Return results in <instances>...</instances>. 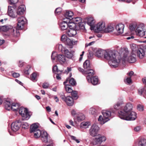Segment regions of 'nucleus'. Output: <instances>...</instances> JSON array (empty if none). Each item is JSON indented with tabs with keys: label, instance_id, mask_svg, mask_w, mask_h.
<instances>
[{
	"label": "nucleus",
	"instance_id": "473e14b6",
	"mask_svg": "<svg viewBox=\"0 0 146 146\" xmlns=\"http://www.w3.org/2000/svg\"><path fill=\"white\" fill-rule=\"evenodd\" d=\"M31 129L30 131V132H32L34 131L39 130L38 128V123H36L32 125H31Z\"/></svg>",
	"mask_w": 146,
	"mask_h": 146
},
{
	"label": "nucleus",
	"instance_id": "72a5a7b5",
	"mask_svg": "<svg viewBox=\"0 0 146 146\" xmlns=\"http://www.w3.org/2000/svg\"><path fill=\"white\" fill-rule=\"evenodd\" d=\"M19 107L20 105L18 104L12 103L11 110L14 111H16L19 109Z\"/></svg>",
	"mask_w": 146,
	"mask_h": 146
},
{
	"label": "nucleus",
	"instance_id": "864d4df0",
	"mask_svg": "<svg viewBox=\"0 0 146 146\" xmlns=\"http://www.w3.org/2000/svg\"><path fill=\"white\" fill-rule=\"evenodd\" d=\"M68 38L66 35H63L61 36V40L64 42L66 41V40Z\"/></svg>",
	"mask_w": 146,
	"mask_h": 146
},
{
	"label": "nucleus",
	"instance_id": "0e129e2a",
	"mask_svg": "<svg viewBox=\"0 0 146 146\" xmlns=\"http://www.w3.org/2000/svg\"><path fill=\"white\" fill-rule=\"evenodd\" d=\"M141 129V128L139 126H137L135 127L134 129V130L135 131H138Z\"/></svg>",
	"mask_w": 146,
	"mask_h": 146
},
{
	"label": "nucleus",
	"instance_id": "c756f323",
	"mask_svg": "<svg viewBox=\"0 0 146 146\" xmlns=\"http://www.w3.org/2000/svg\"><path fill=\"white\" fill-rule=\"evenodd\" d=\"M64 54L66 57L69 58H71L73 56V53L72 52L69 51L67 49L64 50Z\"/></svg>",
	"mask_w": 146,
	"mask_h": 146
},
{
	"label": "nucleus",
	"instance_id": "052dcab7",
	"mask_svg": "<svg viewBox=\"0 0 146 146\" xmlns=\"http://www.w3.org/2000/svg\"><path fill=\"white\" fill-rule=\"evenodd\" d=\"M126 81L128 84L131 83V77L127 78L126 79Z\"/></svg>",
	"mask_w": 146,
	"mask_h": 146
},
{
	"label": "nucleus",
	"instance_id": "5fc2aeb1",
	"mask_svg": "<svg viewBox=\"0 0 146 146\" xmlns=\"http://www.w3.org/2000/svg\"><path fill=\"white\" fill-rule=\"evenodd\" d=\"M93 54L92 52H89V54H88V57L89 59H92L93 58Z\"/></svg>",
	"mask_w": 146,
	"mask_h": 146
},
{
	"label": "nucleus",
	"instance_id": "2f4dec72",
	"mask_svg": "<svg viewBox=\"0 0 146 146\" xmlns=\"http://www.w3.org/2000/svg\"><path fill=\"white\" fill-rule=\"evenodd\" d=\"M85 119V116L82 113H79L78 115L76 117L75 120H77L79 121L84 120Z\"/></svg>",
	"mask_w": 146,
	"mask_h": 146
},
{
	"label": "nucleus",
	"instance_id": "c85d7f7f",
	"mask_svg": "<svg viewBox=\"0 0 146 146\" xmlns=\"http://www.w3.org/2000/svg\"><path fill=\"white\" fill-rule=\"evenodd\" d=\"M68 79H66V81L64 82V84L65 85V89L68 93H70L73 91V90L71 89L70 86L69 85H66V83H67Z\"/></svg>",
	"mask_w": 146,
	"mask_h": 146
},
{
	"label": "nucleus",
	"instance_id": "7ed1b4c3",
	"mask_svg": "<svg viewBox=\"0 0 146 146\" xmlns=\"http://www.w3.org/2000/svg\"><path fill=\"white\" fill-rule=\"evenodd\" d=\"M95 56L98 57L100 58L104 56V58L106 59L109 60V63L110 64L112 61V60L115 56L113 54V52L111 51L106 52V51L102 50H98L96 51L95 53Z\"/></svg>",
	"mask_w": 146,
	"mask_h": 146
},
{
	"label": "nucleus",
	"instance_id": "7c9ffc66",
	"mask_svg": "<svg viewBox=\"0 0 146 146\" xmlns=\"http://www.w3.org/2000/svg\"><path fill=\"white\" fill-rule=\"evenodd\" d=\"M99 113L100 111L95 108H92L90 109V113L94 115L95 116L97 115Z\"/></svg>",
	"mask_w": 146,
	"mask_h": 146
},
{
	"label": "nucleus",
	"instance_id": "ddd939ff",
	"mask_svg": "<svg viewBox=\"0 0 146 146\" xmlns=\"http://www.w3.org/2000/svg\"><path fill=\"white\" fill-rule=\"evenodd\" d=\"M145 26L143 24L139 25L137 27L135 31L137 35L141 37L144 36L145 35V30L144 29Z\"/></svg>",
	"mask_w": 146,
	"mask_h": 146
},
{
	"label": "nucleus",
	"instance_id": "8fccbe9b",
	"mask_svg": "<svg viewBox=\"0 0 146 146\" xmlns=\"http://www.w3.org/2000/svg\"><path fill=\"white\" fill-rule=\"evenodd\" d=\"M52 71L53 72H58L59 71H60L61 72H62V71H60L58 69V68L56 65H55L52 68Z\"/></svg>",
	"mask_w": 146,
	"mask_h": 146
},
{
	"label": "nucleus",
	"instance_id": "cd10ccee",
	"mask_svg": "<svg viewBox=\"0 0 146 146\" xmlns=\"http://www.w3.org/2000/svg\"><path fill=\"white\" fill-rule=\"evenodd\" d=\"M87 70L84 72L85 75H88L87 76H89V77H92V76L94 75L95 72L94 70L92 69H88Z\"/></svg>",
	"mask_w": 146,
	"mask_h": 146
},
{
	"label": "nucleus",
	"instance_id": "774afa93",
	"mask_svg": "<svg viewBox=\"0 0 146 146\" xmlns=\"http://www.w3.org/2000/svg\"><path fill=\"white\" fill-rule=\"evenodd\" d=\"M71 70V68H70L68 67L67 68V70H66L65 71L67 73L69 72Z\"/></svg>",
	"mask_w": 146,
	"mask_h": 146
},
{
	"label": "nucleus",
	"instance_id": "412c9836",
	"mask_svg": "<svg viewBox=\"0 0 146 146\" xmlns=\"http://www.w3.org/2000/svg\"><path fill=\"white\" fill-rule=\"evenodd\" d=\"M124 27V25L122 24H119L116 25L115 30L118 34H122L123 33Z\"/></svg>",
	"mask_w": 146,
	"mask_h": 146
},
{
	"label": "nucleus",
	"instance_id": "393cba45",
	"mask_svg": "<svg viewBox=\"0 0 146 146\" xmlns=\"http://www.w3.org/2000/svg\"><path fill=\"white\" fill-rule=\"evenodd\" d=\"M12 104L9 100H5L3 103L5 109L8 110H11Z\"/></svg>",
	"mask_w": 146,
	"mask_h": 146
},
{
	"label": "nucleus",
	"instance_id": "6e6552de",
	"mask_svg": "<svg viewBox=\"0 0 146 146\" xmlns=\"http://www.w3.org/2000/svg\"><path fill=\"white\" fill-rule=\"evenodd\" d=\"M76 25V27L72 28H70V30L67 32L68 35L72 37L75 35L77 33V31H80L81 30H84L85 29L84 25H83L82 24L80 25L79 27H77Z\"/></svg>",
	"mask_w": 146,
	"mask_h": 146
},
{
	"label": "nucleus",
	"instance_id": "4468645a",
	"mask_svg": "<svg viewBox=\"0 0 146 146\" xmlns=\"http://www.w3.org/2000/svg\"><path fill=\"white\" fill-rule=\"evenodd\" d=\"M99 129V127L97 125L95 124H93L89 130L90 135L92 136H96L98 134Z\"/></svg>",
	"mask_w": 146,
	"mask_h": 146
},
{
	"label": "nucleus",
	"instance_id": "6e6d98bb",
	"mask_svg": "<svg viewBox=\"0 0 146 146\" xmlns=\"http://www.w3.org/2000/svg\"><path fill=\"white\" fill-rule=\"evenodd\" d=\"M60 97L62 99L63 101H64L65 100L66 97L64 93H62L60 94Z\"/></svg>",
	"mask_w": 146,
	"mask_h": 146
},
{
	"label": "nucleus",
	"instance_id": "a211bd4d",
	"mask_svg": "<svg viewBox=\"0 0 146 146\" xmlns=\"http://www.w3.org/2000/svg\"><path fill=\"white\" fill-rule=\"evenodd\" d=\"M105 24L103 23H99L96 26V29L97 31L98 32L102 31V32H104V29H105Z\"/></svg>",
	"mask_w": 146,
	"mask_h": 146
},
{
	"label": "nucleus",
	"instance_id": "4be33fe9",
	"mask_svg": "<svg viewBox=\"0 0 146 146\" xmlns=\"http://www.w3.org/2000/svg\"><path fill=\"white\" fill-rule=\"evenodd\" d=\"M73 15V13L72 12L68 11H66L64 16L65 18H64V20L67 19L68 20H70L71 21L73 19L72 17Z\"/></svg>",
	"mask_w": 146,
	"mask_h": 146
},
{
	"label": "nucleus",
	"instance_id": "aec40b11",
	"mask_svg": "<svg viewBox=\"0 0 146 146\" xmlns=\"http://www.w3.org/2000/svg\"><path fill=\"white\" fill-rule=\"evenodd\" d=\"M135 53L133 54L132 51L131 54L129 55V56L127 58L126 61L130 63L134 62L136 61V58L135 57Z\"/></svg>",
	"mask_w": 146,
	"mask_h": 146
},
{
	"label": "nucleus",
	"instance_id": "9d476101",
	"mask_svg": "<svg viewBox=\"0 0 146 146\" xmlns=\"http://www.w3.org/2000/svg\"><path fill=\"white\" fill-rule=\"evenodd\" d=\"M60 25L62 30H65L68 27L72 28V27H74L76 26L75 24L71 22L70 20L64 21L60 23Z\"/></svg>",
	"mask_w": 146,
	"mask_h": 146
},
{
	"label": "nucleus",
	"instance_id": "b1692460",
	"mask_svg": "<svg viewBox=\"0 0 146 146\" xmlns=\"http://www.w3.org/2000/svg\"><path fill=\"white\" fill-rule=\"evenodd\" d=\"M25 7L24 5H21L17 9V14L19 15H23L25 11Z\"/></svg>",
	"mask_w": 146,
	"mask_h": 146
},
{
	"label": "nucleus",
	"instance_id": "a878e982",
	"mask_svg": "<svg viewBox=\"0 0 146 146\" xmlns=\"http://www.w3.org/2000/svg\"><path fill=\"white\" fill-rule=\"evenodd\" d=\"M106 138L105 136H101L99 135L98 137H97L95 138V141L97 143H101L103 141H105Z\"/></svg>",
	"mask_w": 146,
	"mask_h": 146
},
{
	"label": "nucleus",
	"instance_id": "5701e85b",
	"mask_svg": "<svg viewBox=\"0 0 146 146\" xmlns=\"http://www.w3.org/2000/svg\"><path fill=\"white\" fill-rule=\"evenodd\" d=\"M42 131H41L40 130H38L36 131L31 132L30 133L32 135H33L35 138L37 139L40 137Z\"/></svg>",
	"mask_w": 146,
	"mask_h": 146
},
{
	"label": "nucleus",
	"instance_id": "4c0bfd02",
	"mask_svg": "<svg viewBox=\"0 0 146 146\" xmlns=\"http://www.w3.org/2000/svg\"><path fill=\"white\" fill-rule=\"evenodd\" d=\"M114 30V28L113 27L111 26H108L105 28L104 29V32L105 33H109L112 32Z\"/></svg>",
	"mask_w": 146,
	"mask_h": 146
},
{
	"label": "nucleus",
	"instance_id": "dca6fc26",
	"mask_svg": "<svg viewBox=\"0 0 146 146\" xmlns=\"http://www.w3.org/2000/svg\"><path fill=\"white\" fill-rule=\"evenodd\" d=\"M86 79L89 83H91L94 85H96L98 83V79L97 76L89 77L86 76Z\"/></svg>",
	"mask_w": 146,
	"mask_h": 146
},
{
	"label": "nucleus",
	"instance_id": "6ab92c4d",
	"mask_svg": "<svg viewBox=\"0 0 146 146\" xmlns=\"http://www.w3.org/2000/svg\"><path fill=\"white\" fill-rule=\"evenodd\" d=\"M15 9L11 6H9L8 10V15L12 18H15L17 16V14L14 11Z\"/></svg>",
	"mask_w": 146,
	"mask_h": 146
},
{
	"label": "nucleus",
	"instance_id": "13d9d810",
	"mask_svg": "<svg viewBox=\"0 0 146 146\" xmlns=\"http://www.w3.org/2000/svg\"><path fill=\"white\" fill-rule=\"evenodd\" d=\"M29 125L28 123H25L22 124V127L23 128L26 129L27 128Z\"/></svg>",
	"mask_w": 146,
	"mask_h": 146
},
{
	"label": "nucleus",
	"instance_id": "de8ad7c7",
	"mask_svg": "<svg viewBox=\"0 0 146 146\" xmlns=\"http://www.w3.org/2000/svg\"><path fill=\"white\" fill-rule=\"evenodd\" d=\"M137 109L140 111H142L144 110L143 106L141 105L138 104L137 107Z\"/></svg>",
	"mask_w": 146,
	"mask_h": 146
},
{
	"label": "nucleus",
	"instance_id": "680f3d73",
	"mask_svg": "<svg viewBox=\"0 0 146 146\" xmlns=\"http://www.w3.org/2000/svg\"><path fill=\"white\" fill-rule=\"evenodd\" d=\"M143 89H138V94L140 95H141L142 94V93L143 92Z\"/></svg>",
	"mask_w": 146,
	"mask_h": 146
},
{
	"label": "nucleus",
	"instance_id": "1a4fd4ad",
	"mask_svg": "<svg viewBox=\"0 0 146 146\" xmlns=\"http://www.w3.org/2000/svg\"><path fill=\"white\" fill-rule=\"evenodd\" d=\"M19 114L21 116L23 120H27L30 118L31 116L27 108L21 107L19 111Z\"/></svg>",
	"mask_w": 146,
	"mask_h": 146
},
{
	"label": "nucleus",
	"instance_id": "f8f14e48",
	"mask_svg": "<svg viewBox=\"0 0 146 146\" xmlns=\"http://www.w3.org/2000/svg\"><path fill=\"white\" fill-rule=\"evenodd\" d=\"M40 137V139L42 142L52 143V140L46 131H42Z\"/></svg>",
	"mask_w": 146,
	"mask_h": 146
},
{
	"label": "nucleus",
	"instance_id": "2eb2a0df",
	"mask_svg": "<svg viewBox=\"0 0 146 146\" xmlns=\"http://www.w3.org/2000/svg\"><path fill=\"white\" fill-rule=\"evenodd\" d=\"M21 121L20 120L13 122L11 124V128L12 130L14 132L18 131L21 125Z\"/></svg>",
	"mask_w": 146,
	"mask_h": 146
},
{
	"label": "nucleus",
	"instance_id": "20e7f679",
	"mask_svg": "<svg viewBox=\"0 0 146 146\" xmlns=\"http://www.w3.org/2000/svg\"><path fill=\"white\" fill-rule=\"evenodd\" d=\"M10 31L11 33L14 36L17 37L19 35V33L15 27H13L11 26H0V31L6 32Z\"/></svg>",
	"mask_w": 146,
	"mask_h": 146
},
{
	"label": "nucleus",
	"instance_id": "f03ea898",
	"mask_svg": "<svg viewBox=\"0 0 146 146\" xmlns=\"http://www.w3.org/2000/svg\"><path fill=\"white\" fill-rule=\"evenodd\" d=\"M113 54L115 56L112 60V64H110V66L112 67L115 68L118 66L119 63L122 62L123 64L125 63L129 54L128 48H124L120 50L117 57L118 60L116 59L115 54L114 52Z\"/></svg>",
	"mask_w": 146,
	"mask_h": 146
},
{
	"label": "nucleus",
	"instance_id": "58836bf2",
	"mask_svg": "<svg viewBox=\"0 0 146 146\" xmlns=\"http://www.w3.org/2000/svg\"><path fill=\"white\" fill-rule=\"evenodd\" d=\"M90 125V123L89 122H83L80 124V126L81 127L86 128H88Z\"/></svg>",
	"mask_w": 146,
	"mask_h": 146
},
{
	"label": "nucleus",
	"instance_id": "69168bd1",
	"mask_svg": "<svg viewBox=\"0 0 146 146\" xmlns=\"http://www.w3.org/2000/svg\"><path fill=\"white\" fill-rule=\"evenodd\" d=\"M23 62L22 61H19V66L20 67H22L23 66Z\"/></svg>",
	"mask_w": 146,
	"mask_h": 146
},
{
	"label": "nucleus",
	"instance_id": "0eeeda50",
	"mask_svg": "<svg viewBox=\"0 0 146 146\" xmlns=\"http://www.w3.org/2000/svg\"><path fill=\"white\" fill-rule=\"evenodd\" d=\"M132 53L137 54V55L140 59L143 58L145 56L144 50L142 48H138L136 46L135 44H133L131 47Z\"/></svg>",
	"mask_w": 146,
	"mask_h": 146
},
{
	"label": "nucleus",
	"instance_id": "603ef678",
	"mask_svg": "<svg viewBox=\"0 0 146 146\" xmlns=\"http://www.w3.org/2000/svg\"><path fill=\"white\" fill-rule=\"evenodd\" d=\"M70 136L72 140L75 141L76 143H80V141L78 139H76L75 136L72 135H70Z\"/></svg>",
	"mask_w": 146,
	"mask_h": 146
},
{
	"label": "nucleus",
	"instance_id": "f704fd0d",
	"mask_svg": "<svg viewBox=\"0 0 146 146\" xmlns=\"http://www.w3.org/2000/svg\"><path fill=\"white\" fill-rule=\"evenodd\" d=\"M95 23V21L92 17L88 18L87 19V23L90 26L93 25Z\"/></svg>",
	"mask_w": 146,
	"mask_h": 146
},
{
	"label": "nucleus",
	"instance_id": "49530a36",
	"mask_svg": "<svg viewBox=\"0 0 146 146\" xmlns=\"http://www.w3.org/2000/svg\"><path fill=\"white\" fill-rule=\"evenodd\" d=\"M37 75V74L36 72L33 73L31 75V80L33 81L35 80Z\"/></svg>",
	"mask_w": 146,
	"mask_h": 146
},
{
	"label": "nucleus",
	"instance_id": "37998d69",
	"mask_svg": "<svg viewBox=\"0 0 146 146\" xmlns=\"http://www.w3.org/2000/svg\"><path fill=\"white\" fill-rule=\"evenodd\" d=\"M71 95L73 99H77L78 98L77 93L76 91H73L71 93Z\"/></svg>",
	"mask_w": 146,
	"mask_h": 146
},
{
	"label": "nucleus",
	"instance_id": "f3484780",
	"mask_svg": "<svg viewBox=\"0 0 146 146\" xmlns=\"http://www.w3.org/2000/svg\"><path fill=\"white\" fill-rule=\"evenodd\" d=\"M82 19L80 17H77L74 18L72 19L71 21L72 23L75 24L76 25H77V27H79L80 26V25L82 24L83 25H84L83 23L82 22Z\"/></svg>",
	"mask_w": 146,
	"mask_h": 146
},
{
	"label": "nucleus",
	"instance_id": "bf43d9fd",
	"mask_svg": "<svg viewBox=\"0 0 146 146\" xmlns=\"http://www.w3.org/2000/svg\"><path fill=\"white\" fill-rule=\"evenodd\" d=\"M136 26L135 25H131L130 26L129 29L131 31H133L135 30Z\"/></svg>",
	"mask_w": 146,
	"mask_h": 146
},
{
	"label": "nucleus",
	"instance_id": "c9c22d12",
	"mask_svg": "<svg viewBox=\"0 0 146 146\" xmlns=\"http://www.w3.org/2000/svg\"><path fill=\"white\" fill-rule=\"evenodd\" d=\"M138 146H146V139L144 138L141 139L138 142Z\"/></svg>",
	"mask_w": 146,
	"mask_h": 146
},
{
	"label": "nucleus",
	"instance_id": "39448f33",
	"mask_svg": "<svg viewBox=\"0 0 146 146\" xmlns=\"http://www.w3.org/2000/svg\"><path fill=\"white\" fill-rule=\"evenodd\" d=\"M103 117L100 115L98 118V121L102 124H103L110 120L109 117L111 115V112L107 110H103L102 111Z\"/></svg>",
	"mask_w": 146,
	"mask_h": 146
},
{
	"label": "nucleus",
	"instance_id": "9b49d317",
	"mask_svg": "<svg viewBox=\"0 0 146 146\" xmlns=\"http://www.w3.org/2000/svg\"><path fill=\"white\" fill-rule=\"evenodd\" d=\"M18 23L17 28V30L19 31V30L22 29L24 25L27 23L26 19L23 16H20L18 17L17 19Z\"/></svg>",
	"mask_w": 146,
	"mask_h": 146
},
{
	"label": "nucleus",
	"instance_id": "423d86ee",
	"mask_svg": "<svg viewBox=\"0 0 146 146\" xmlns=\"http://www.w3.org/2000/svg\"><path fill=\"white\" fill-rule=\"evenodd\" d=\"M51 57L53 62L55 60L56 58L58 62L61 64H64L66 61V58L64 55L61 54L58 55L55 52L53 51L52 52Z\"/></svg>",
	"mask_w": 146,
	"mask_h": 146
},
{
	"label": "nucleus",
	"instance_id": "f257e3e1",
	"mask_svg": "<svg viewBox=\"0 0 146 146\" xmlns=\"http://www.w3.org/2000/svg\"><path fill=\"white\" fill-rule=\"evenodd\" d=\"M122 104L117 102L114 106L115 109L118 110V115L121 119L126 120H134L136 119V113L132 111L133 106L130 103H127L124 106Z\"/></svg>",
	"mask_w": 146,
	"mask_h": 146
},
{
	"label": "nucleus",
	"instance_id": "a18cd8bd",
	"mask_svg": "<svg viewBox=\"0 0 146 146\" xmlns=\"http://www.w3.org/2000/svg\"><path fill=\"white\" fill-rule=\"evenodd\" d=\"M58 49L59 51L63 52L64 51V50H66V48L63 47L62 44H59L58 46Z\"/></svg>",
	"mask_w": 146,
	"mask_h": 146
},
{
	"label": "nucleus",
	"instance_id": "338daca9",
	"mask_svg": "<svg viewBox=\"0 0 146 146\" xmlns=\"http://www.w3.org/2000/svg\"><path fill=\"white\" fill-rule=\"evenodd\" d=\"M54 100H55V101L56 102H58L59 101V99H58V98L57 97V96H54Z\"/></svg>",
	"mask_w": 146,
	"mask_h": 146
},
{
	"label": "nucleus",
	"instance_id": "09e8293b",
	"mask_svg": "<svg viewBox=\"0 0 146 146\" xmlns=\"http://www.w3.org/2000/svg\"><path fill=\"white\" fill-rule=\"evenodd\" d=\"M49 86V84L48 82H44L42 84V87L44 89H47Z\"/></svg>",
	"mask_w": 146,
	"mask_h": 146
},
{
	"label": "nucleus",
	"instance_id": "e433bc0d",
	"mask_svg": "<svg viewBox=\"0 0 146 146\" xmlns=\"http://www.w3.org/2000/svg\"><path fill=\"white\" fill-rule=\"evenodd\" d=\"M64 43L66 45L71 46L74 44L75 42L68 38L66 40V41Z\"/></svg>",
	"mask_w": 146,
	"mask_h": 146
},
{
	"label": "nucleus",
	"instance_id": "4d7b16f0",
	"mask_svg": "<svg viewBox=\"0 0 146 146\" xmlns=\"http://www.w3.org/2000/svg\"><path fill=\"white\" fill-rule=\"evenodd\" d=\"M12 76L14 78H17L20 76V74L17 73H14L12 74Z\"/></svg>",
	"mask_w": 146,
	"mask_h": 146
},
{
	"label": "nucleus",
	"instance_id": "e2e57ef3",
	"mask_svg": "<svg viewBox=\"0 0 146 146\" xmlns=\"http://www.w3.org/2000/svg\"><path fill=\"white\" fill-rule=\"evenodd\" d=\"M78 70L80 72H82L83 74H84V72H85V71H84V69L80 67H79L78 68Z\"/></svg>",
	"mask_w": 146,
	"mask_h": 146
},
{
	"label": "nucleus",
	"instance_id": "ea45409f",
	"mask_svg": "<svg viewBox=\"0 0 146 146\" xmlns=\"http://www.w3.org/2000/svg\"><path fill=\"white\" fill-rule=\"evenodd\" d=\"M90 66V64L89 61L88 60H87L85 61L83 64V66L84 68L86 69H88L89 68Z\"/></svg>",
	"mask_w": 146,
	"mask_h": 146
},
{
	"label": "nucleus",
	"instance_id": "bb28decb",
	"mask_svg": "<svg viewBox=\"0 0 146 146\" xmlns=\"http://www.w3.org/2000/svg\"><path fill=\"white\" fill-rule=\"evenodd\" d=\"M68 106H72L73 104V100L72 98L70 96H67L64 101Z\"/></svg>",
	"mask_w": 146,
	"mask_h": 146
},
{
	"label": "nucleus",
	"instance_id": "a19ab883",
	"mask_svg": "<svg viewBox=\"0 0 146 146\" xmlns=\"http://www.w3.org/2000/svg\"><path fill=\"white\" fill-rule=\"evenodd\" d=\"M79 113H78L76 111V110H73L71 111V113L72 115L74 117V119L75 120L76 119V117L78 115Z\"/></svg>",
	"mask_w": 146,
	"mask_h": 146
},
{
	"label": "nucleus",
	"instance_id": "79ce46f5",
	"mask_svg": "<svg viewBox=\"0 0 146 146\" xmlns=\"http://www.w3.org/2000/svg\"><path fill=\"white\" fill-rule=\"evenodd\" d=\"M66 79H68V81H69V84L72 86H74L76 84V82L74 79L73 78H71L69 80L68 78H67Z\"/></svg>",
	"mask_w": 146,
	"mask_h": 146
},
{
	"label": "nucleus",
	"instance_id": "3c124183",
	"mask_svg": "<svg viewBox=\"0 0 146 146\" xmlns=\"http://www.w3.org/2000/svg\"><path fill=\"white\" fill-rule=\"evenodd\" d=\"M19 0H9V3L10 4H13L16 3Z\"/></svg>",
	"mask_w": 146,
	"mask_h": 146
},
{
	"label": "nucleus",
	"instance_id": "c03bdc74",
	"mask_svg": "<svg viewBox=\"0 0 146 146\" xmlns=\"http://www.w3.org/2000/svg\"><path fill=\"white\" fill-rule=\"evenodd\" d=\"M62 9L60 7L57 8L55 11V13L56 15H59L62 12Z\"/></svg>",
	"mask_w": 146,
	"mask_h": 146
}]
</instances>
